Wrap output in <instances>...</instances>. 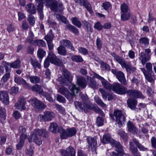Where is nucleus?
Returning <instances> with one entry per match:
<instances>
[{
	"mask_svg": "<svg viewBox=\"0 0 156 156\" xmlns=\"http://www.w3.org/2000/svg\"><path fill=\"white\" fill-rule=\"evenodd\" d=\"M44 0H36V5L37 9L40 14V17L41 20L43 18V1ZM53 0H46V5L51 6V9L54 12H58L62 10L63 9V5L60 2L56 1L52 2Z\"/></svg>",
	"mask_w": 156,
	"mask_h": 156,
	"instance_id": "f257e3e1",
	"label": "nucleus"
},
{
	"mask_svg": "<svg viewBox=\"0 0 156 156\" xmlns=\"http://www.w3.org/2000/svg\"><path fill=\"white\" fill-rule=\"evenodd\" d=\"M47 133L44 129H35L31 132L30 136L28 137L29 142H34L38 145L42 143L41 137H45Z\"/></svg>",
	"mask_w": 156,
	"mask_h": 156,
	"instance_id": "f03ea898",
	"label": "nucleus"
},
{
	"mask_svg": "<svg viewBox=\"0 0 156 156\" xmlns=\"http://www.w3.org/2000/svg\"><path fill=\"white\" fill-rule=\"evenodd\" d=\"M69 89L71 91V93L69 92L66 88L64 87L60 88L59 92L61 94L65 96L67 99L70 101L72 100L75 94H77L79 92V89L75 85L71 83L69 86Z\"/></svg>",
	"mask_w": 156,
	"mask_h": 156,
	"instance_id": "7ed1b4c3",
	"label": "nucleus"
},
{
	"mask_svg": "<svg viewBox=\"0 0 156 156\" xmlns=\"http://www.w3.org/2000/svg\"><path fill=\"white\" fill-rule=\"evenodd\" d=\"M111 55L113 56L114 59L119 63L122 66V68H125L126 70L129 73H133L136 69L135 67L130 66L126 64L124 59L116 55L114 52L111 53Z\"/></svg>",
	"mask_w": 156,
	"mask_h": 156,
	"instance_id": "20e7f679",
	"label": "nucleus"
},
{
	"mask_svg": "<svg viewBox=\"0 0 156 156\" xmlns=\"http://www.w3.org/2000/svg\"><path fill=\"white\" fill-rule=\"evenodd\" d=\"M112 89L117 94L122 95L128 94L129 90L119 83H114L112 85Z\"/></svg>",
	"mask_w": 156,
	"mask_h": 156,
	"instance_id": "39448f33",
	"label": "nucleus"
},
{
	"mask_svg": "<svg viewBox=\"0 0 156 156\" xmlns=\"http://www.w3.org/2000/svg\"><path fill=\"white\" fill-rule=\"evenodd\" d=\"M113 115L115 117L116 122L118 126L120 127H122L126 120V118L122 111L118 110H115L113 113Z\"/></svg>",
	"mask_w": 156,
	"mask_h": 156,
	"instance_id": "423d86ee",
	"label": "nucleus"
},
{
	"mask_svg": "<svg viewBox=\"0 0 156 156\" xmlns=\"http://www.w3.org/2000/svg\"><path fill=\"white\" fill-rule=\"evenodd\" d=\"M28 102L37 110L43 109L46 107L44 104L36 98L29 100Z\"/></svg>",
	"mask_w": 156,
	"mask_h": 156,
	"instance_id": "0eeeda50",
	"label": "nucleus"
},
{
	"mask_svg": "<svg viewBox=\"0 0 156 156\" xmlns=\"http://www.w3.org/2000/svg\"><path fill=\"white\" fill-rule=\"evenodd\" d=\"M2 65L5 68L6 71L9 72L11 68L17 69L20 67V60L17 59L11 63L3 62Z\"/></svg>",
	"mask_w": 156,
	"mask_h": 156,
	"instance_id": "6e6552de",
	"label": "nucleus"
},
{
	"mask_svg": "<svg viewBox=\"0 0 156 156\" xmlns=\"http://www.w3.org/2000/svg\"><path fill=\"white\" fill-rule=\"evenodd\" d=\"M75 105L76 108L80 111H84L85 112H87L89 110L93 109L91 105L84 103H82L81 102L76 101L75 102Z\"/></svg>",
	"mask_w": 156,
	"mask_h": 156,
	"instance_id": "1a4fd4ad",
	"label": "nucleus"
},
{
	"mask_svg": "<svg viewBox=\"0 0 156 156\" xmlns=\"http://www.w3.org/2000/svg\"><path fill=\"white\" fill-rule=\"evenodd\" d=\"M55 117L54 113L51 111H46L44 115H40L38 119L41 121H50Z\"/></svg>",
	"mask_w": 156,
	"mask_h": 156,
	"instance_id": "9d476101",
	"label": "nucleus"
},
{
	"mask_svg": "<svg viewBox=\"0 0 156 156\" xmlns=\"http://www.w3.org/2000/svg\"><path fill=\"white\" fill-rule=\"evenodd\" d=\"M47 58L51 63L56 65L62 66L63 65L61 61L52 51H50L49 53Z\"/></svg>",
	"mask_w": 156,
	"mask_h": 156,
	"instance_id": "9b49d317",
	"label": "nucleus"
},
{
	"mask_svg": "<svg viewBox=\"0 0 156 156\" xmlns=\"http://www.w3.org/2000/svg\"><path fill=\"white\" fill-rule=\"evenodd\" d=\"M62 74L63 76L59 78V80L62 83H66L67 82H70L72 80L73 76L67 69H63Z\"/></svg>",
	"mask_w": 156,
	"mask_h": 156,
	"instance_id": "f8f14e48",
	"label": "nucleus"
},
{
	"mask_svg": "<svg viewBox=\"0 0 156 156\" xmlns=\"http://www.w3.org/2000/svg\"><path fill=\"white\" fill-rule=\"evenodd\" d=\"M145 54L144 53L141 52L139 59L141 61L143 65H144L145 63L149 61L150 57L151 55V50L149 49L145 50Z\"/></svg>",
	"mask_w": 156,
	"mask_h": 156,
	"instance_id": "ddd939ff",
	"label": "nucleus"
},
{
	"mask_svg": "<svg viewBox=\"0 0 156 156\" xmlns=\"http://www.w3.org/2000/svg\"><path fill=\"white\" fill-rule=\"evenodd\" d=\"M102 141L105 144L110 143L115 147H120L119 143L117 142L114 140L108 134H105L103 136Z\"/></svg>",
	"mask_w": 156,
	"mask_h": 156,
	"instance_id": "4468645a",
	"label": "nucleus"
},
{
	"mask_svg": "<svg viewBox=\"0 0 156 156\" xmlns=\"http://www.w3.org/2000/svg\"><path fill=\"white\" fill-rule=\"evenodd\" d=\"M75 2L79 3L81 6H84L90 13L93 12L91 5L87 0H75Z\"/></svg>",
	"mask_w": 156,
	"mask_h": 156,
	"instance_id": "2eb2a0df",
	"label": "nucleus"
},
{
	"mask_svg": "<svg viewBox=\"0 0 156 156\" xmlns=\"http://www.w3.org/2000/svg\"><path fill=\"white\" fill-rule=\"evenodd\" d=\"M62 156H76V151L72 146L67 147L66 150H62L61 151Z\"/></svg>",
	"mask_w": 156,
	"mask_h": 156,
	"instance_id": "dca6fc26",
	"label": "nucleus"
},
{
	"mask_svg": "<svg viewBox=\"0 0 156 156\" xmlns=\"http://www.w3.org/2000/svg\"><path fill=\"white\" fill-rule=\"evenodd\" d=\"M87 140L89 145L88 146L91 147L92 151H95L97 145V137L89 136L87 138Z\"/></svg>",
	"mask_w": 156,
	"mask_h": 156,
	"instance_id": "f3484780",
	"label": "nucleus"
},
{
	"mask_svg": "<svg viewBox=\"0 0 156 156\" xmlns=\"http://www.w3.org/2000/svg\"><path fill=\"white\" fill-rule=\"evenodd\" d=\"M128 95L131 97L143 99L144 97L140 91L134 90H129Z\"/></svg>",
	"mask_w": 156,
	"mask_h": 156,
	"instance_id": "a211bd4d",
	"label": "nucleus"
},
{
	"mask_svg": "<svg viewBox=\"0 0 156 156\" xmlns=\"http://www.w3.org/2000/svg\"><path fill=\"white\" fill-rule=\"evenodd\" d=\"M14 81L17 84L22 85L26 88H30V87L29 84L27 83L21 77H15Z\"/></svg>",
	"mask_w": 156,
	"mask_h": 156,
	"instance_id": "6ab92c4d",
	"label": "nucleus"
},
{
	"mask_svg": "<svg viewBox=\"0 0 156 156\" xmlns=\"http://www.w3.org/2000/svg\"><path fill=\"white\" fill-rule=\"evenodd\" d=\"M99 90L102 94V98L105 100H106L107 98L108 100L110 101L113 99L115 97L113 94L107 93L103 89H100Z\"/></svg>",
	"mask_w": 156,
	"mask_h": 156,
	"instance_id": "aec40b11",
	"label": "nucleus"
},
{
	"mask_svg": "<svg viewBox=\"0 0 156 156\" xmlns=\"http://www.w3.org/2000/svg\"><path fill=\"white\" fill-rule=\"evenodd\" d=\"M9 99L8 94L6 91L0 92V100L4 104L7 105L9 104Z\"/></svg>",
	"mask_w": 156,
	"mask_h": 156,
	"instance_id": "412c9836",
	"label": "nucleus"
},
{
	"mask_svg": "<svg viewBox=\"0 0 156 156\" xmlns=\"http://www.w3.org/2000/svg\"><path fill=\"white\" fill-rule=\"evenodd\" d=\"M116 76L121 84L124 85H126L127 84V82L122 72L119 71L118 73L117 74Z\"/></svg>",
	"mask_w": 156,
	"mask_h": 156,
	"instance_id": "4be33fe9",
	"label": "nucleus"
},
{
	"mask_svg": "<svg viewBox=\"0 0 156 156\" xmlns=\"http://www.w3.org/2000/svg\"><path fill=\"white\" fill-rule=\"evenodd\" d=\"M26 101L24 99L20 98L18 103H16L15 105V107L17 109L21 111L24 110L26 108L25 107Z\"/></svg>",
	"mask_w": 156,
	"mask_h": 156,
	"instance_id": "5701e85b",
	"label": "nucleus"
},
{
	"mask_svg": "<svg viewBox=\"0 0 156 156\" xmlns=\"http://www.w3.org/2000/svg\"><path fill=\"white\" fill-rule=\"evenodd\" d=\"M120 147H115L116 148V151L118 152L116 153L115 152H112L111 154V156H123L124 153L123 150L122 146L120 144Z\"/></svg>",
	"mask_w": 156,
	"mask_h": 156,
	"instance_id": "b1692460",
	"label": "nucleus"
},
{
	"mask_svg": "<svg viewBox=\"0 0 156 156\" xmlns=\"http://www.w3.org/2000/svg\"><path fill=\"white\" fill-rule=\"evenodd\" d=\"M25 8L27 11L31 14L36 13V7L33 4L29 3L27 4L26 5Z\"/></svg>",
	"mask_w": 156,
	"mask_h": 156,
	"instance_id": "393cba45",
	"label": "nucleus"
},
{
	"mask_svg": "<svg viewBox=\"0 0 156 156\" xmlns=\"http://www.w3.org/2000/svg\"><path fill=\"white\" fill-rule=\"evenodd\" d=\"M77 84L83 88L86 87L87 83L85 80L82 76H77Z\"/></svg>",
	"mask_w": 156,
	"mask_h": 156,
	"instance_id": "a878e982",
	"label": "nucleus"
},
{
	"mask_svg": "<svg viewBox=\"0 0 156 156\" xmlns=\"http://www.w3.org/2000/svg\"><path fill=\"white\" fill-rule=\"evenodd\" d=\"M128 107L132 110H134L136 109V106L137 104V101L135 99H130L127 101Z\"/></svg>",
	"mask_w": 156,
	"mask_h": 156,
	"instance_id": "bb28decb",
	"label": "nucleus"
},
{
	"mask_svg": "<svg viewBox=\"0 0 156 156\" xmlns=\"http://www.w3.org/2000/svg\"><path fill=\"white\" fill-rule=\"evenodd\" d=\"M127 125L128 130L129 132L133 134H135L137 133L138 131L137 129L131 121H128Z\"/></svg>",
	"mask_w": 156,
	"mask_h": 156,
	"instance_id": "cd10ccee",
	"label": "nucleus"
},
{
	"mask_svg": "<svg viewBox=\"0 0 156 156\" xmlns=\"http://www.w3.org/2000/svg\"><path fill=\"white\" fill-rule=\"evenodd\" d=\"M60 42L62 46L67 47L72 50H74V48L72 46L71 43L69 41L66 40H63L60 41Z\"/></svg>",
	"mask_w": 156,
	"mask_h": 156,
	"instance_id": "c85d7f7f",
	"label": "nucleus"
},
{
	"mask_svg": "<svg viewBox=\"0 0 156 156\" xmlns=\"http://www.w3.org/2000/svg\"><path fill=\"white\" fill-rule=\"evenodd\" d=\"M26 138L27 136L26 135L22 134L20 136V141L16 145L17 149H20L22 148L24 144V140Z\"/></svg>",
	"mask_w": 156,
	"mask_h": 156,
	"instance_id": "c756f323",
	"label": "nucleus"
},
{
	"mask_svg": "<svg viewBox=\"0 0 156 156\" xmlns=\"http://www.w3.org/2000/svg\"><path fill=\"white\" fill-rule=\"evenodd\" d=\"M29 89H31L32 91L37 92L40 94H42L44 93L42 88L40 86L37 84H35L33 87L30 86V88Z\"/></svg>",
	"mask_w": 156,
	"mask_h": 156,
	"instance_id": "7c9ffc66",
	"label": "nucleus"
},
{
	"mask_svg": "<svg viewBox=\"0 0 156 156\" xmlns=\"http://www.w3.org/2000/svg\"><path fill=\"white\" fill-rule=\"evenodd\" d=\"M58 131L60 133V137L61 139H66L69 137L67 129L65 130L62 128L60 127L58 129Z\"/></svg>",
	"mask_w": 156,
	"mask_h": 156,
	"instance_id": "2f4dec72",
	"label": "nucleus"
},
{
	"mask_svg": "<svg viewBox=\"0 0 156 156\" xmlns=\"http://www.w3.org/2000/svg\"><path fill=\"white\" fill-rule=\"evenodd\" d=\"M6 117V110L4 108L1 107L0 108V122H3Z\"/></svg>",
	"mask_w": 156,
	"mask_h": 156,
	"instance_id": "473e14b6",
	"label": "nucleus"
},
{
	"mask_svg": "<svg viewBox=\"0 0 156 156\" xmlns=\"http://www.w3.org/2000/svg\"><path fill=\"white\" fill-rule=\"evenodd\" d=\"M131 16L130 11L127 12L121 13V18L123 21L127 20H129Z\"/></svg>",
	"mask_w": 156,
	"mask_h": 156,
	"instance_id": "72a5a7b5",
	"label": "nucleus"
},
{
	"mask_svg": "<svg viewBox=\"0 0 156 156\" xmlns=\"http://www.w3.org/2000/svg\"><path fill=\"white\" fill-rule=\"evenodd\" d=\"M33 44L35 45H37L41 47H45L46 46L45 41L42 40H34Z\"/></svg>",
	"mask_w": 156,
	"mask_h": 156,
	"instance_id": "f704fd0d",
	"label": "nucleus"
},
{
	"mask_svg": "<svg viewBox=\"0 0 156 156\" xmlns=\"http://www.w3.org/2000/svg\"><path fill=\"white\" fill-rule=\"evenodd\" d=\"M130 148L132 153L134 156H141L139 153L138 152L137 148L133 147L132 143L130 142Z\"/></svg>",
	"mask_w": 156,
	"mask_h": 156,
	"instance_id": "c9c22d12",
	"label": "nucleus"
},
{
	"mask_svg": "<svg viewBox=\"0 0 156 156\" xmlns=\"http://www.w3.org/2000/svg\"><path fill=\"white\" fill-rule=\"evenodd\" d=\"M58 53L62 55H66L67 54V51L65 48L63 46L61 45L60 46L57 48Z\"/></svg>",
	"mask_w": 156,
	"mask_h": 156,
	"instance_id": "e433bc0d",
	"label": "nucleus"
},
{
	"mask_svg": "<svg viewBox=\"0 0 156 156\" xmlns=\"http://www.w3.org/2000/svg\"><path fill=\"white\" fill-rule=\"evenodd\" d=\"M45 51L42 49L40 48L38 50L37 55L40 62H41L42 58L45 56Z\"/></svg>",
	"mask_w": 156,
	"mask_h": 156,
	"instance_id": "4c0bfd02",
	"label": "nucleus"
},
{
	"mask_svg": "<svg viewBox=\"0 0 156 156\" xmlns=\"http://www.w3.org/2000/svg\"><path fill=\"white\" fill-rule=\"evenodd\" d=\"M133 141L135 144L136 146L138 149L142 151H145L147 150V148H145L144 146H142L141 144H140L138 141L135 138H133Z\"/></svg>",
	"mask_w": 156,
	"mask_h": 156,
	"instance_id": "58836bf2",
	"label": "nucleus"
},
{
	"mask_svg": "<svg viewBox=\"0 0 156 156\" xmlns=\"http://www.w3.org/2000/svg\"><path fill=\"white\" fill-rule=\"evenodd\" d=\"M71 20L73 24L76 25L79 28L81 27V23L78 18L76 17L72 18Z\"/></svg>",
	"mask_w": 156,
	"mask_h": 156,
	"instance_id": "ea45409f",
	"label": "nucleus"
},
{
	"mask_svg": "<svg viewBox=\"0 0 156 156\" xmlns=\"http://www.w3.org/2000/svg\"><path fill=\"white\" fill-rule=\"evenodd\" d=\"M101 81L102 84L105 88L108 90L112 89V85L107 80L103 78Z\"/></svg>",
	"mask_w": 156,
	"mask_h": 156,
	"instance_id": "a19ab883",
	"label": "nucleus"
},
{
	"mask_svg": "<svg viewBox=\"0 0 156 156\" xmlns=\"http://www.w3.org/2000/svg\"><path fill=\"white\" fill-rule=\"evenodd\" d=\"M27 20L31 26H34L35 23V18L32 14L29 15L27 18Z\"/></svg>",
	"mask_w": 156,
	"mask_h": 156,
	"instance_id": "79ce46f5",
	"label": "nucleus"
},
{
	"mask_svg": "<svg viewBox=\"0 0 156 156\" xmlns=\"http://www.w3.org/2000/svg\"><path fill=\"white\" fill-rule=\"evenodd\" d=\"M120 9L121 13H124L130 11L129 8L125 3L121 5Z\"/></svg>",
	"mask_w": 156,
	"mask_h": 156,
	"instance_id": "37998d69",
	"label": "nucleus"
},
{
	"mask_svg": "<svg viewBox=\"0 0 156 156\" xmlns=\"http://www.w3.org/2000/svg\"><path fill=\"white\" fill-rule=\"evenodd\" d=\"M29 78L31 82L33 83H38L40 79L39 77L36 76H29Z\"/></svg>",
	"mask_w": 156,
	"mask_h": 156,
	"instance_id": "c03bdc74",
	"label": "nucleus"
},
{
	"mask_svg": "<svg viewBox=\"0 0 156 156\" xmlns=\"http://www.w3.org/2000/svg\"><path fill=\"white\" fill-rule=\"evenodd\" d=\"M34 37V34L31 31H30L29 33V35L26 39V41L30 44H33V38Z\"/></svg>",
	"mask_w": 156,
	"mask_h": 156,
	"instance_id": "a18cd8bd",
	"label": "nucleus"
},
{
	"mask_svg": "<svg viewBox=\"0 0 156 156\" xmlns=\"http://www.w3.org/2000/svg\"><path fill=\"white\" fill-rule=\"evenodd\" d=\"M31 63L35 68H37L40 69L41 68V65L37 61L36 59L31 58Z\"/></svg>",
	"mask_w": 156,
	"mask_h": 156,
	"instance_id": "49530a36",
	"label": "nucleus"
},
{
	"mask_svg": "<svg viewBox=\"0 0 156 156\" xmlns=\"http://www.w3.org/2000/svg\"><path fill=\"white\" fill-rule=\"evenodd\" d=\"M72 60L76 62H81L83 61V59L80 55H75L71 57Z\"/></svg>",
	"mask_w": 156,
	"mask_h": 156,
	"instance_id": "de8ad7c7",
	"label": "nucleus"
},
{
	"mask_svg": "<svg viewBox=\"0 0 156 156\" xmlns=\"http://www.w3.org/2000/svg\"><path fill=\"white\" fill-rule=\"evenodd\" d=\"M57 125L56 123H51L49 129L50 131L52 133H55L57 129Z\"/></svg>",
	"mask_w": 156,
	"mask_h": 156,
	"instance_id": "09e8293b",
	"label": "nucleus"
},
{
	"mask_svg": "<svg viewBox=\"0 0 156 156\" xmlns=\"http://www.w3.org/2000/svg\"><path fill=\"white\" fill-rule=\"evenodd\" d=\"M78 51L79 53L84 55H86L88 54V50L86 48L82 47H79Z\"/></svg>",
	"mask_w": 156,
	"mask_h": 156,
	"instance_id": "8fccbe9b",
	"label": "nucleus"
},
{
	"mask_svg": "<svg viewBox=\"0 0 156 156\" xmlns=\"http://www.w3.org/2000/svg\"><path fill=\"white\" fill-rule=\"evenodd\" d=\"M10 76V73L9 72L5 74L1 80V82L3 83H6L9 80Z\"/></svg>",
	"mask_w": 156,
	"mask_h": 156,
	"instance_id": "3c124183",
	"label": "nucleus"
},
{
	"mask_svg": "<svg viewBox=\"0 0 156 156\" xmlns=\"http://www.w3.org/2000/svg\"><path fill=\"white\" fill-rule=\"evenodd\" d=\"M140 44L144 46H147L149 44V40L145 37L140 38Z\"/></svg>",
	"mask_w": 156,
	"mask_h": 156,
	"instance_id": "603ef678",
	"label": "nucleus"
},
{
	"mask_svg": "<svg viewBox=\"0 0 156 156\" xmlns=\"http://www.w3.org/2000/svg\"><path fill=\"white\" fill-rule=\"evenodd\" d=\"M69 137L73 136L76 133V131L74 128L67 129Z\"/></svg>",
	"mask_w": 156,
	"mask_h": 156,
	"instance_id": "864d4df0",
	"label": "nucleus"
},
{
	"mask_svg": "<svg viewBox=\"0 0 156 156\" xmlns=\"http://www.w3.org/2000/svg\"><path fill=\"white\" fill-rule=\"evenodd\" d=\"M94 100L97 103L100 105L101 106L103 107H105V106L106 105L101 101V99L98 97H95Z\"/></svg>",
	"mask_w": 156,
	"mask_h": 156,
	"instance_id": "5fc2aeb1",
	"label": "nucleus"
},
{
	"mask_svg": "<svg viewBox=\"0 0 156 156\" xmlns=\"http://www.w3.org/2000/svg\"><path fill=\"white\" fill-rule=\"evenodd\" d=\"M104 120L101 117L98 116L97 118L96 124L98 126H101L103 125Z\"/></svg>",
	"mask_w": 156,
	"mask_h": 156,
	"instance_id": "6e6d98bb",
	"label": "nucleus"
},
{
	"mask_svg": "<svg viewBox=\"0 0 156 156\" xmlns=\"http://www.w3.org/2000/svg\"><path fill=\"white\" fill-rule=\"evenodd\" d=\"M44 38L47 42L51 41L53 38V35L51 33H49L45 36Z\"/></svg>",
	"mask_w": 156,
	"mask_h": 156,
	"instance_id": "4d7b16f0",
	"label": "nucleus"
},
{
	"mask_svg": "<svg viewBox=\"0 0 156 156\" xmlns=\"http://www.w3.org/2000/svg\"><path fill=\"white\" fill-rule=\"evenodd\" d=\"M56 17L58 20H61L63 23H67V21L66 18L64 16L56 14Z\"/></svg>",
	"mask_w": 156,
	"mask_h": 156,
	"instance_id": "13d9d810",
	"label": "nucleus"
},
{
	"mask_svg": "<svg viewBox=\"0 0 156 156\" xmlns=\"http://www.w3.org/2000/svg\"><path fill=\"white\" fill-rule=\"evenodd\" d=\"M119 134L120 135V137L124 140L126 141L127 140L128 137L127 134L125 132L120 130L119 132Z\"/></svg>",
	"mask_w": 156,
	"mask_h": 156,
	"instance_id": "bf43d9fd",
	"label": "nucleus"
},
{
	"mask_svg": "<svg viewBox=\"0 0 156 156\" xmlns=\"http://www.w3.org/2000/svg\"><path fill=\"white\" fill-rule=\"evenodd\" d=\"M42 95L45 96L47 100L51 102H53V98L51 97L49 94L46 92H44Z\"/></svg>",
	"mask_w": 156,
	"mask_h": 156,
	"instance_id": "052dcab7",
	"label": "nucleus"
},
{
	"mask_svg": "<svg viewBox=\"0 0 156 156\" xmlns=\"http://www.w3.org/2000/svg\"><path fill=\"white\" fill-rule=\"evenodd\" d=\"M89 86L92 88L94 89L97 88L98 85L97 84L96 82L94 80H90V82L89 83Z\"/></svg>",
	"mask_w": 156,
	"mask_h": 156,
	"instance_id": "680f3d73",
	"label": "nucleus"
},
{
	"mask_svg": "<svg viewBox=\"0 0 156 156\" xmlns=\"http://www.w3.org/2000/svg\"><path fill=\"white\" fill-rule=\"evenodd\" d=\"M94 27V28L99 31L101 30L103 28V26L101 24V23L100 22H98L95 24Z\"/></svg>",
	"mask_w": 156,
	"mask_h": 156,
	"instance_id": "e2e57ef3",
	"label": "nucleus"
},
{
	"mask_svg": "<svg viewBox=\"0 0 156 156\" xmlns=\"http://www.w3.org/2000/svg\"><path fill=\"white\" fill-rule=\"evenodd\" d=\"M111 6L110 3L108 2H105L103 3L102 6L105 10H107Z\"/></svg>",
	"mask_w": 156,
	"mask_h": 156,
	"instance_id": "0e129e2a",
	"label": "nucleus"
},
{
	"mask_svg": "<svg viewBox=\"0 0 156 156\" xmlns=\"http://www.w3.org/2000/svg\"><path fill=\"white\" fill-rule=\"evenodd\" d=\"M57 100L58 101L62 103H65L66 99L63 97L59 94H57Z\"/></svg>",
	"mask_w": 156,
	"mask_h": 156,
	"instance_id": "69168bd1",
	"label": "nucleus"
},
{
	"mask_svg": "<svg viewBox=\"0 0 156 156\" xmlns=\"http://www.w3.org/2000/svg\"><path fill=\"white\" fill-rule=\"evenodd\" d=\"M19 89L16 87H13L11 89L10 92V94H16L18 92Z\"/></svg>",
	"mask_w": 156,
	"mask_h": 156,
	"instance_id": "338daca9",
	"label": "nucleus"
},
{
	"mask_svg": "<svg viewBox=\"0 0 156 156\" xmlns=\"http://www.w3.org/2000/svg\"><path fill=\"white\" fill-rule=\"evenodd\" d=\"M151 146L154 148L156 149V138L153 136L151 140Z\"/></svg>",
	"mask_w": 156,
	"mask_h": 156,
	"instance_id": "774afa93",
	"label": "nucleus"
}]
</instances>
